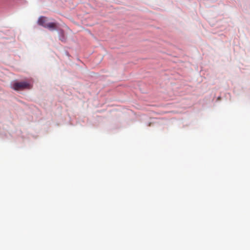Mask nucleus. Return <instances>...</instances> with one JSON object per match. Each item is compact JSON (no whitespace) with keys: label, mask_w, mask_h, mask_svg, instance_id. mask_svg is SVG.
<instances>
[{"label":"nucleus","mask_w":250,"mask_h":250,"mask_svg":"<svg viewBox=\"0 0 250 250\" xmlns=\"http://www.w3.org/2000/svg\"><path fill=\"white\" fill-rule=\"evenodd\" d=\"M44 27L50 30H54L57 29V25L55 22H49L46 24Z\"/></svg>","instance_id":"nucleus-3"},{"label":"nucleus","mask_w":250,"mask_h":250,"mask_svg":"<svg viewBox=\"0 0 250 250\" xmlns=\"http://www.w3.org/2000/svg\"><path fill=\"white\" fill-rule=\"evenodd\" d=\"M48 21L47 18L44 17V16H41L40 17L38 20V23L39 25H41L43 27H45L46 25L47 21Z\"/></svg>","instance_id":"nucleus-2"},{"label":"nucleus","mask_w":250,"mask_h":250,"mask_svg":"<svg viewBox=\"0 0 250 250\" xmlns=\"http://www.w3.org/2000/svg\"><path fill=\"white\" fill-rule=\"evenodd\" d=\"M31 84L25 82H16L12 84V88L16 91L23 90L25 89H31Z\"/></svg>","instance_id":"nucleus-1"}]
</instances>
